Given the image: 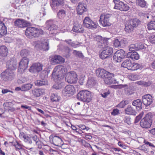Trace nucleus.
<instances>
[{"instance_id": "1", "label": "nucleus", "mask_w": 155, "mask_h": 155, "mask_svg": "<svg viewBox=\"0 0 155 155\" xmlns=\"http://www.w3.org/2000/svg\"><path fill=\"white\" fill-rule=\"evenodd\" d=\"M67 72V69L65 67L61 65L56 66L54 68L52 74V77L55 81H58Z\"/></svg>"}, {"instance_id": "2", "label": "nucleus", "mask_w": 155, "mask_h": 155, "mask_svg": "<svg viewBox=\"0 0 155 155\" xmlns=\"http://www.w3.org/2000/svg\"><path fill=\"white\" fill-rule=\"evenodd\" d=\"M43 33L44 32L42 30L33 27L27 28L25 33L26 36L30 38L38 37Z\"/></svg>"}, {"instance_id": "3", "label": "nucleus", "mask_w": 155, "mask_h": 155, "mask_svg": "<svg viewBox=\"0 0 155 155\" xmlns=\"http://www.w3.org/2000/svg\"><path fill=\"white\" fill-rule=\"evenodd\" d=\"M77 98L78 100L84 102H89L92 99L90 91L87 90H82L78 94Z\"/></svg>"}, {"instance_id": "4", "label": "nucleus", "mask_w": 155, "mask_h": 155, "mask_svg": "<svg viewBox=\"0 0 155 155\" xmlns=\"http://www.w3.org/2000/svg\"><path fill=\"white\" fill-rule=\"evenodd\" d=\"M153 115L150 113L146 114L140 123V126L143 128H147L150 127L152 124Z\"/></svg>"}, {"instance_id": "5", "label": "nucleus", "mask_w": 155, "mask_h": 155, "mask_svg": "<svg viewBox=\"0 0 155 155\" xmlns=\"http://www.w3.org/2000/svg\"><path fill=\"white\" fill-rule=\"evenodd\" d=\"M140 23L141 21L137 18L130 20L125 25V29L126 31L128 33L131 32Z\"/></svg>"}, {"instance_id": "6", "label": "nucleus", "mask_w": 155, "mask_h": 155, "mask_svg": "<svg viewBox=\"0 0 155 155\" xmlns=\"http://www.w3.org/2000/svg\"><path fill=\"white\" fill-rule=\"evenodd\" d=\"M46 26L49 31L51 34H56L58 33V26L55 24V21L53 20L50 19L46 21Z\"/></svg>"}, {"instance_id": "7", "label": "nucleus", "mask_w": 155, "mask_h": 155, "mask_svg": "<svg viewBox=\"0 0 155 155\" xmlns=\"http://www.w3.org/2000/svg\"><path fill=\"white\" fill-rule=\"evenodd\" d=\"M102 51L99 54L100 58L102 59H105L111 56L113 53V48L110 46H104Z\"/></svg>"}, {"instance_id": "8", "label": "nucleus", "mask_w": 155, "mask_h": 155, "mask_svg": "<svg viewBox=\"0 0 155 155\" xmlns=\"http://www.w3.org/2000/svg\"><path fill=\"white\" fill-rule=\"evenodd\" d=\"M111 16V14H109L101 15L100 17L99 22L103 27L110 26L111 24L110 21V18Z\"/></svg>"}, {"instance_id": "9", "label": "nucleus", "mask_w": 155, "mask_h": 155, "mask_svg": "<svg viewBox=\"0 0 155 155\" xmlns=\"http://www.w3.org/2000/svg\"><path fill=\"white\" fill-rule=\"evenodd\" d=\"M1 75L2 79L6 81L12 80L15 78V76L14 73L9 69H7L2 72Z\"/></svg>"}, {"instance_id": "10", "label": "nucleus", "mask_w": 155, "mask_h": 155, "mask_svg": "<svg viewBox=\"0 0 155 155\" xmlns=\"http://www.w3.org/2000/svg\"><path fill=\"white\" fill-rule=\"evenodd\" d=\"M113 2L115 4L114 8L121 11H127L129 8V6L120 0H113Z\"/></svg>"}, {"instance_id": "11", "label": "nucleus", "mask_w": 155, "mask_h": 155, "mask_svg": "<svg viewBox=\"0 0 155 155\" xmlns=\"http://www.w3.org/2000/svg\"><path fill=\"white\" fill-rule=\"evenodd\" d=\"M78 80L77 75L73 71L68 73L65 77V81L69 83H75Z\"/></svg>"}, {"instance_id": "12", "label": "nucleus", "mask_w": 155, "mask_h": 155, "mask_svg": "<svg viewBox=\"0 0 155 155\" xmlns=\"http://www.w3.org/2000/svg\"><path fill=\"white\" fill-rule=\"evenodd\" d=\"M83 25L84 27L89 29L96 28L97 26V23L93 21L88 17H85Z\"/></svg>"}, {"instance_id": "13", "label": "nucleus", "mask_w": 155, "mask_h": 155, "mask_svg": "<svg viewBox=\"0 0 155 155\" xmlns=\"http://www.w3.org/2000/svg\"><path fill=\"white\" fill-rule=\"evenodd\" d=\"M75 92V89L74 86L71 85L66 86L62 91L64 95L68 97L72 95Z\"/></svg>"}, {"instance_id": "14", "label": "nucleus", "mask_w": 155, "mask_h": 155, "mask_svg": "<svg viewBox=\"0 0 155 155\" xmlns=\"http://www.w3.org/2000/svg\"><path fill=\"white\" fill-rule=\"evenodd\" d=\"M126 54L125 51L122 49H120L116 51L113 56L114 60L117 62H120L124 58Z\"/></svg>"}, {"instance_id": "15", "label": "nucleus", "mask_w": 155, "mask_h": 155, "mask_svg": "<svg viewBox=\"0 0 155 155\" xmlns=\"http://www.w3.org/2000/svg\"><path fill=\"white\" fill-rule=\"evenodd\" d=\"M114 76V74L113 73H110L107 72L104 77V81L105 84H112L118 83L117 80L113 78Z\"/></svg>"}, {"instance_id": "16", "label": "nucleus", "mask_w": 155, "mask_h": 155, "mask_svg": "<svg viewBox=\"0 0 155 155\" xmlns=\"http://www.w3.org/2000/svg\"><path fill=\"white\" fill-rule=\"evenodd\" d=\"M49 42L48 40L45 39L44 41L41 42L38 41L36 42V46L40 49L44 51H48L49 49Z\"/></svg>"}, {"instance_id": "17", "label": "nucleus", "mask_w": 155, "mask_h": 155, "mask_svg": "<svg viewBox=\"0 0 155 155\" xmlns=\"http://www.w3.org/2000/svg\"><path fill=\"white\" fill-rule=\"evenodd\" d=\"M50 142L55 146L61 147L62 146L63 142L60 137L57 136H54L50 139Z\"/></svg>"}, {"instance_id": "18", "label": "nucleus", "mask_w": 155, "mask_h": 155, "mask_svg": "<svg viewBox=\"0 0 155 155\" xmlns=\"http://www.w3.org/2000/svg\"><path fill=\"white\" fill-rule=\"evenodd\" d=\"M94 39L97 42V43L99 46L103 47L108 44V39L103 38L100 35L96 36L94 37Z\"/></svg>"}, {"instance_id": "19", "label": "nucleus", "mask_w": 155, "mask_h": 155, "mask_svg": "<svg viewBox=\"0 0 155 155\" xmlns=\"http://www.w3.org/2000/svg\"><path fill=\"white\" fill-rule=\"evenodd\" d=\"M142 102L146 106H148L153 102L152 97L149 94H147L142 97Z\"/></svg>"}, {"instance_id": "20", "label": "nucleus", "mask_w": 155, "mask_h": 155, "mask_svg": "<svg viewBox=\"0 0 155 155\" xmlns=\"http://www.w3.org/2000/svg\"><path fill=\"white\" fill-rule=\"evenodd\" d=\"M17 61L16 60L11 59L6 63L7 69L11 71L15 70L17 67Z\"/></svg>"}, {"instance_id": "21", "label": "nucleus", "mask_w": 155, "mask_h": 155, "mask_svg": "<svg viewBox=\"0 0 155 155\" xmlns=\"http://www.w3.org/2000/svg\"><path fill=\"white\" fill-rule=\"evenodd\" d=\"M28 24V22L27 21L21 19H16L14 22L15 26L20 28L26 27Z\"/></svg>"}, {"instance_id": "22", "label": "nucleus", "mask_w": 155, "mask_h": 155, "mask_svg": "<svg viewBox=\"0 0 155 155\" xmlns=\"http://www.w3.org/2000/svg\"><path fill=\"white\" fill-rule=\"evenodd\" d=\"M29 59L27 58H23L19 63L18 68L21 69V71H24L28 67Z\"/></svg>"}, {"instance_id": "23", "label": "nucleus", "mask_w": 155, "mask_h": 155, "mask_svg": "<svg viewBox=\"0 0 155 155\" xmlns=\"http://www.w3.org/2000/svg\"><path fill=\"white\" fill-rule=\"evenodd\" d=\"M42 65L40 63L33 64L29 69L30 72H38L42 69Z\"/></svg>"}, {"instance_id": "24", "label": "nucleus", "mask_w": 155, "mask_h": 155, "mask_svg": "<svg viewBox=\"0 0 155 155\" xmlns=\"http://www.w3.org/2000/svg\"><path fill=\"white\" fill-rule=\"evenodd\" d=\"M64 3V0H52L51 6L53 9H56L59 6H62Z\"/></svg>"}, {"instance_id": "25", "label": "nucleus", "mask_w": 155, "mask_h": 155, "mask_svg": "<svg viewBox=\"0 0 155 155\" xmlns=\"http://www.w3.org/2000/svg\"><path fill=\"white\" fill-rule=\"evenodd\" d=\"M128 58H130L133 60H137L139 58V56L138 53L135 51H131L128 52L127 55Z\"/></svg>"}, {"instance_id": "26", "label": "nucleus", "mask_w": 155, "mask_h": 155, "mask_svg": "<svg viewBox=\"0 0 155 155\" xmlns=\"http://www.w3.org/2000/svg\"><path fill=\"white\" fill-rule=\"evenodd\" d=\"M77 9L78 14L81 15L84 12L86 11L87 9L84 4L80 3L77 6Z\"/></svg>"}, {"instance_id": "27", "label": "nucleus", "mask_w": 155, "mask_h": 155, "mask_svg": "<svg viewBox=\"0 0 155 155\" xmlns=\"http://www.w3.org/2000/svg\"><path fill=\"white\" fill-rule=\"evenodd\" d=\"M7 28L4 23L0 21V37L7 34Z\"/></svg>"}, {"instance_id": "28", "label": "nucleus", "mask_w": 155, "mask_h": 155, "mask_svg": "<svg viewBox=\"0 0 155 155\" xmlns=\"http://www.w3.org/2000/svg\"><path fill=\"white\" fill-rule=\"evenodd\" d=\"M8 53V50L6 47L2 45L0 47V56L5 57H6Z\"/></svg>"}, {"instance_id": "29", "label": "nucleus", "mask_w": 155, "mask_h": 155, "mask_svg": "<svg viewBox=\"0 0 155 155\" xmlns=\"http://www.w3.org/2000/svg\"><path fill=\"white\" fill-rule=\"evenodd\" d=\"M72 30L74 32L77 33L83 32L84 31V29L81 25L78 24H75L74 25Z\"/></svg>"}, {"instance_id": "30", "label": "nucleus", "mask_w": 155, "mask_h": 155, "mask_svg": "<svg viewBox=\"0 0 155 155\" xmlns=\"http://www.w3.org/2000/svg\"><path fill=\"white\" fill-rule=\"evenodd\" d=\"M107 72L104 69H98L96 71V74L98 77L104 78Z\"/></svg>"}, {"instance_id": "31", "label": "nucleus", "mask_w": 155, "mask_h": 155, "mask_svg": "<svg viewBox=\"0 0 155 155\" xmlns=\"http://www.w3.org/2000/svg\"><path fill=\"white\" fill-rule=\"evenodd\" d=\"M53 62L55 64H59L62 63L64 61V59L62 57L56 55L52 59Z\"/></svg>"}, {"instance_id": "32", "label": "nucleus", "mask_w": 155, "mask_h": 155, "mask_svg": "<svg viewBox=\"0 0 155 155\" xmlns=\"http://www.w3.org/2000/svg\"><path fill=\"white\" fill-rule=\"evenodd\" d=\"M132 63L130 60H125L122 63L121 66L127 68L128 70H130Z\"/></svg>"}, {"instance_id": "33", "label": "nucleus", "mask_w": 155, "mask_h": 155, "mask_svg": "<svg viewBox=\"0 0 155 155\" xmlns=\"http://www.w3.org/2000/svg\"><path fill=\"white\" fill-rule=\"evenodd\" d=\"M125 111L126 114L128 115H135L137 113L135 110L129 105L125 109Z\"/></svg>"}, {"instance_id": "34", "label": "nucleus", "mask_w": 155, "mask_h": 155, "mask_svg": "<svg viewBox=\"0 0 155 155\" xmlns=\"http://www.w3.org/2000/svg\"><path fill=\"white\" fill-rule=\"evenodd\" d=\"M142 101L140 100L139 99L134 100L132 102L133 105L136 106L137 109L139 110H141L142 108Z\"/></svg>"}, {"instance_id": "35", "label": "nucleus", "mask_w": 155, "mask_h": 155, "mask_svg": "<svg viewBox=\"0 0 155 155\" xmlns=\"http://www.w3.org/2000/svg\"><path fill=\"white\" fill-rule=\"evenodd\" d=\"M43 90L41 89H35L32 90V93L33 95L36 97H38L43 94Z\"/></svg>"}, {"instance_id": "36", "label": "nucleus", "mask_w": 155, "mask_h": 155, "mask_svg": "<svg viewBox=\"0 0 155 155\" xmlns=\"http://www.w3.org/2000/svg\"><path fill=\"white\" fill-rule=\"evenodd\" d=\"M64 41L68 44L69 45L74 48L79 47L80 46V43L78 42L77 43H76L74 41H72V40L70 39L65 40Z\"/></svg>"}, {"instance_id": "37", "label": "nucleus", "mask_w": 155, "mask_h": 155, "mask_svg": "<svg viewBox=\"0 0 155 155\" xmlns=\"http://www.w3.org/2000/svg\"><path fill=\"white\" fill-rule=\"evenodd\" d=\"M47 81L44 79L37 80L35 82V85L38 86L46 85L47 84Z\"/></svg>"}, {"instance_id": "38", "label": "nucleus", "mask_w": 155, "mask_h": 155, "mask_svg": "<svg viewBox=\"0 0 155 155\" xmlns=\"http://www.w3.org/2000/svg\"><path fill=\"white\" fill-rule=\"evenodd\" d=\"M11 103H5L3 104L4 109L6 111H11L13 112L15 111V109L12 107L10 106Z\"/></svg>"}, {"instance_id": "39", "label": "nucleus", "mask_w": 155, "mask_h": 155, "mask_svg": "<svg viewBox=\"0 0 155 155\" xmlns=\"http://www.w3.org/2000/svg\"><path fill=\"white\" fill-rule=\"evenodd\" d=\"M130 70L132 71L136 70L138 69H142L143 68V65L141 64L134 63L132 64Z\"/></svg>"}, {"instance_id": "40", "label": "nucleus", "mask_w": 155, "mask_h": 155, "mask_svg": "<svg viewBox=\"0 0 155 155\" xmlns=\"http://www.w3.org/2000/svg\"><path fill=\"white\" fill-rule=\"evenodd\" d=\"M33 85L30 83L25 84L22 86V91H25L30 89L32 87Z\"/></svg>"}, {"instance_id": "41", "label": "nucleus", "mask_w": 155, "mask_h": 155, "mask_svg": "<svg viewBox=\"0 0 155 155\" xmlns=\"http://www.w3.org/2000/svg\"><path fill=\"white\" fill-rule=\"evenodd\" d=\"M58 17L60 19L64 18L66 16V12L64 9L59 10L57 14Z\"/></svg>"}, {"instance_id": "42", "label": "nucleus", "mask_w": 155, "mask_h": 155, "mask_svg": "<svg viewBox=\"0 0 155 155\" xmlns=\"http://www.w3.org/2000/svg\"><path fill=\"white\" fill-rule=\"evenodd\" d=\"M20 54L23 58H26L29 54L28 51L26 49H23L21 51Z\"/></svg>"}, {"instance_id": "43", "label": "nucleus", "mask_w": 155, "mask_h": 155, "mask_svg": "<svg viewBox=\"0 0 155 155\" xmlns=\"http://www.w3.org/2000/svg\"><path fill=\"white\" fill-rule=\"evenodd\" d=\"M128 86L127 84H119L118 85V89H121L122 88H125L126 94L127 95H129L131 94L130 92H128Z\"/></svg>"}, {"instance_id": "44", "label": "nucleus", "mask_w": 155, "mask_h": 155, "mask_svg": "<svg viewBox=\"0 0 155 155\" xmlns=\"http://www.w3.org/2000/svg\"><path fill=\"white\" fill-rule=\"evenodd\" d=\"M136 3L142 8L145 7L147 4V2L144 0H136Z\"/></svg>"}, {"instance_id": "45", "label": "nucleus", "mask_w": 155, "mask_h": 155, "mask_svg": "<svg viewBox=\"0 0 155 155\" xmlns=\"http://www.w3.org/2000/svg\"><path fill=\"white\" fill-rule=\"evenodd\" d=\"M136 83L138 85L143 86L146 87L149 86L151 84V82L150 81L148 82H144L143 81H139L137 82Z\"/></svg>"}, {"instance_id": "46", "label": "nucleus", "mask_w": 155, "mask_h": 155, "mask_svg": "<svg viewBox=\"0 0 155 155\" xmlns=\"http://www.w3.org/2000/svg\"><path fill=\"white\" fill-rule=\"evenodd\" d=\"M73 54L75 56L78 57L79 58H84L81 51L74 50L73 52Z\"/></svg>"}, {"instance_id": "47", "label": "nucleus", "mask_w": 155, "mask_h": 155, "mask_svg": "<svg viewBox=\"0 0 155 155\" xmlns=\"http://www.w3.org/2000/svg\"><path fill=\"white\" fill-rule=\"evenodd\" d=\"M147 28L149 30H155V21H151L147 24Z\"/></svg>"}, {"instance_id": "48", "label": "nucleus", "mask_w": 155, "mask_h": 155, "mask_svg": "<svg viewBox=\"0 0 155 155\" xmlns=\"http://www.w3.org/2000/svg\"><path fill=\"white\" fill-rule=\"evenodd\" d=\"M46 14L45 11H43L42 13L41 12L38 13L36 15L35 19L36 20H41V17L45 15Z\"/></svg>"}, {"instance_id": "49", "label": "nucleus", "mask_w": 155, "mask_h": 155, "mask_svg": "<svg viewBox=\"0 0 155 155\" xmlns=\"http://www.w3.org/2000/svg\"><path fill=\"white\" fill-rule=\"evenodd\" d=\"M139 76L137 74H132L129 76V79L132 81H135L137 80L139 78Z\"/></svg>"}, {"instance_id": "50", "label": "nucleus", "mask_w": 155, "mask_h": 155, "mask_svg": "<svg viewBox=\"0 0 155 155\" xmlns=\"http://www.w3.org/2000/svg\"><path fill=\"white\" fill-rule=\"evenodd\" d=\"M12 145L15 147L16 150H20L21 149L22 147L21 145L18 143L17 141L14 143H12Z\"/></svg>"}, {"instance_id": "51", "label": "nucleus", "mask_w": 155, "mask_h": 155, "mask_svg": "<svg viewBox=\"0 0 155 155\" xmlns=\"http://www.w3.org/2000/svg\"><path fill=\"white\" fill-rule=\"evenodd\" d=\"M51 99L53 101H57L59 100L58 95L54 94H52L51 96Z\"/></svg>"}, {"instance_id": "52", "label": "nucleus", "mask_w": 155, "mask_h": 155, "mask_svg": "<svg viewBox=\"0 0 155 155\" xmlns=\"http://www.w3.org/2000/svg\"><path fill=\"white\" fill-rule=\"evenodd\" d=\"M114 45L116 48L119 47L121 46L119 39H116L114 40Z\"/></svg>"}, {"instance_id": "53", "label": "nucleus", "mask_w": 155, "mask_h": 155, "mask_svg": "<svg viewBox=\"0 0 155 155\" xmlns=\"http://www.w3.org/2000/svg\"><path fill=\"white\" fill-rule=\"evenodd\" d=\"M127 104L126 101H122L116 106L117 107L124 108Z\"/></svg>"}, {"instance_id": "54", "label": "nucleus", "mask_w": 155, "mask_h": 155, "mask_svg": "<svg viewBox=\"0 0 155 155\" xmlns=\"http://www.w3.org/2000/svg\"><path fill=\"white\" fill-rule=\"evenodd\" d=\"M143 114V112L141 113L136 117L135 120L134 121L135 123H137L140 121L142 117Z\"/></svg>"}, {"instance_id": "55", "label": "nucleus", "mask_w": 155, "mask_h": 155, "mask_svg": "<svg viewBox=\"0 0 155 155\" xmlns=\"http://www.w3.org/2000/svg\"><path fill=\"white\" fill-rule=\"evenodd\" d=\"M130 118L129 117H125L124 120V122L126 123L127 124L130 125L131 124Z\"/></svg>"}, {"instance_id": "56", "label": "nucleus", "mask_w": 155, "mask_h": 155, "mask_svg": "<svg viewBox=\"0 0 155 155\" xmlns=\"http://www.w3.org/2000/svg\"><path fill=\"white\" fill-rule=\"evenodd\" d=\"M149 41L152 44L155 43V34L152 35L148 38Z\"/></svg>"}, {"instance_id": "57", "label": "nucleus", "mask_w": 155, "mask_h": 155, "mask_svg": "<svg viewBox=\"0 0 155 155\" xmlns=\"http://www.w3.org/2000/svg\"><path fill=\"white\" fill-rule=\"evenodd\" d=\"M120 114L119 110L117 108L114 109L113 110L112 112H111V114L114 116H115L118 115Z\"/></svg>"}, {"instance_id": "58", "label": "nucleus", "mask_w": 155, "mask_h": 155, "mask_svg": "<svg viewBox=\"0 0 155 155\" xmlns=\"http://www.w3.org/2000/svg\"><path fill=\"white\" fill-rule=\"evenodd\" d=\"M23 140L26 143H28L30 144H31L32 143V141L31 140V138L28 136H26L25 137V139Z\"/></svg>"}, {"instance_id": "59", "label": "nucleus", "mask_w": 155, "mask_h": 155, "mask_svg": "<svg viewBox=\"0 0 155 155\" xmlns=\"http://www.w3.org/2000/svg\"><path fill=\"white\" fill-rule=\"evenodd\" d=\"M143 143L147 146H149L151 147H155V146L153 143L148 142L147 140H144L143 141Z\"/></svg>"}, {"instance_id": "60", "label": "nucleus", "mask_w": 155, "mask_h": 155, "mask_svg": "<svg viewBox=\"0 0 155 155\" xmlns=\"http://www.w3.org/2000/svg\"><path fill=\"white\" fill-rule=\"evenodd\" d=\"M110 93V91L109 90L106 91H104L103 93L101 94V96L104 98H105Z\"/></svg>"}, {"instance_id": "61", "label": "nucleus", "mask_w": 155, "mask_h": 155, "mask_svg": "<svg viewBox=\"0 0 155 155\" xmlns=\"http://www.w3.org/2000/svg\"><path fill=\"white\" fill-rule=\"evenodd\" d=\"M137 48L135 45L132 44L130 46L129 50L131 51H135V50H137Z\"/></svg>"}, {"instance_id": "62", "label": "nucleus", "mask_w": 155, "mask_h": 155, "mask_svg": "<svg viewBox=\"0 0 155 155\" xmlns=\"http://www.w3.org/2000/svg\"><path fill=\"white\" fill-rule=\"evenodd\" d=\"M120 41V43L121 45L126 44L127 42V40L124 38H121L119 39Z\"/></svg>"}, {"instance_id": "63", "label": "nucleus", "mask_w": 155, "mask_h": 155, "mask_svg": "<svg viewBox=\"0 0 155 155\" xmlns=\"http://www.w3.org/2000/svg\"><path fill=\"white\" fill-rule=\"evenodd\" d=\"M42 142L39 140L35 143V144L38 148L41 149L42 147Z\"/></svg>"}, {"instance_id": "64", "label": "nucleus", "mask_w": 155, "mask_h": 155, "mask_svg": "<svg viewBox=\"0 0 155 155\" xmlns=\"http://www.w3.org/2000/svg\"><path fill=\"white\" fill-rule=\"evenodd\" d=\"M64 50L65 52L68 54H69L70 52L71 51V49L68 46H65L64 48Z\"/></svg>"}]
</instances>
